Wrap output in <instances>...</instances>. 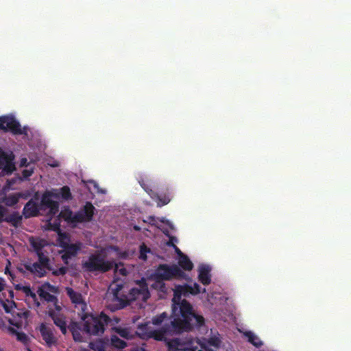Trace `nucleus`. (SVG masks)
<instances>
[{
    "label": "nucleus",
    "mask_w": 351,
    "mask_h": 351,
    "mask_svg": "<svg viewBox=\"0 0 351 351\" xmlns=\"http://www.w3.org/2000/svg\"><path fill=\"white\" fill-rule=\"evenodd\" d=\"M115 263L113 260H107L103 251H96L88 256L87 260L82 263V267L84 271L94 273H106L114 267Z\"/></svg>",
    "instance_id": "nucleus-3"
},
{
    "label": "nucleus",
    "mask_w": 351,
    "mask_h": 351,
    "mask_svg": "<svg viewBox=\"0 0 351 351\" xmlns=\"http://www.w3.org/2000/svg\"><path fill=\"white\" fill-rule=\"evenodd\" d=\"M38 200V194L36 193L34 197L25 204L22 214L25 219L38 217L40 215V211L41 210Z\"/></svg>",
    "instance_id": "nucleus-11"
},
{
    "label": "nucleus",
    "mask_w": 351,
    "mask_h": 351,
    "mask_svg": "<svg viewBox=\"0 0 351 351\" xmlns=\"http://www.w3.org/2000/svg\"><path fill=\"white\" fill-rule=\"evenodd\" d=\"M131 351H146L143 347H136L131 350Z\"/></svg>",
    "instance_id": "nucleus-50"
},
{
    "label": "nucleus",
    "mask_w": 351,
    "mask_h": 351,
    "mask_svg": "<svg viewBox=\"0 0 351 351\" xmlns=\"http://www.w3.org/2000/svg\"><path fill=\"white\" fill-rule=\"evenodd\" d=\"M62 333L63 335H66V332H67V327H66V324H65L64 326H62L61 328H60Z\"/></svg>",
    "instance_id": "nucleus-47"
},
{
    "label": "nucleus",
    "mask_w": 351,
    "mask_h": 351,
    "mask_svg": "<svg viewBox=\"0 0 351 351\" xmlns=\"http://www.w3.org/2000/svg\"><path fill=\"white\" fill-rule=\"evenodd\" d=\"M0 130L10 132L14 135H27L29 128L27 126L22 128L13 115L8 114L0 117Z\"/></svg>",
    "instance_id": "nucleus-7"
},
{
    "label": "nucleus",
    "mask_w": 351,
    "mask_h": 351,
    "mask_svg": "<svg viewBox=\"0 0 351 351\" xmlns=\"http://www.w3.org/2000/svg\"><path fill=\"white\" fill-rule=\"evenodd\" d=\"M123 271H125V269H121V274H123Z\"/></svg>",
    "instance_id": "nucleus-61"
},
{
    "label": "nucleus",
    "mask_w": 351,
    "mask_h": 351,
    "mask_svg": "<svg viewBox=\"0 0 351 351\" xmlns=\"http://www.w3.org/2000/svg\"><path fill=\"white\" fill-rule=\"evenodd\" d=\"M58 193L60 194V197H61L65 200H69L72 198L71 190L68 186H62Z\"/></svg>",
    "instance_id": "nucleus-28"
},
{
    "label": "nucleus",
    "mask_w": 351,
    "mask_h": 351,
    "mask_svg": "<svg viewBox=\"0 0 351 351\" xmlns=\"http://www.w3.org/2000/svg\"><path fill=\"white\" fill-rule=\"evenodd\" d=\"M136 284L138 285V287L132 288L128 293V295L125 296L124 299H121L119 296V291L122 288L121 285H117V287L113 291L114 298L120 302L122 308L127 306L130 301H134L138 298H142L143 301H147L150 297L145 278H142L141 280H136Z\"/></svg>",
    "instance_id": "nucleus-5"
},
{
    "label": "nucleus",
    "mask_w": 351,
    "mask_h": 351,
    "mask_svg": "<svg viewBox=\"0 0 351 351\" xmlns=\"http://www.w3.org/2000/svg\"><path fill=\"white\" fill-rule=\"evenodd\" d=\"M38 258V264L41 265V267L45 269H47L48 270H51V266H50V260L49 258L44 254L43 252L37 254Z\"/></svg>",
    "instance_id": "nucleus-24"
},
{
    "label": "nucleus",
    "mask_w": 351,
    "mask_h": 351,
    "mask_svg": "<svg viewBox=\"0 0 351 351\" xmlns=\"http://www.w3.org/2000/svg\"><path fill=\"white\" fill-rule=\"evenodd\" d=\"M95 208L91 202H87L84 207L77 213L67 208L61 210L59 216L69 224L75 226L78 223L88 222L92 221L95 214Z\"/></svg>",
    "instance_id": "nucleus-6"
},
{
    "label": "nucleus",
    "mask_w": 351,
    "mask_h": 351,
    "mask_svg": "<svg viewBox=\"0 0 351 351\" xmlns=\"http://www.w3.org/2000/svg\"><path fill=\"white\" fill-rule=\"evenodd\" d=\"M244 336L247 338V341L256 348H261L263 346V341L252 331H245Z\"/></svg>",
    "instance_id": "nucleus-21"
},
{
    "label": "nucleus",
    "mask_w": 351,
    "mask_h": 351,
    "mask_svg": "<svg viewBox=\"0 0 351 351\" xmlns=\"http://www.w3.org/2000/svg\"><path fill=\"white\" fill-rule=\"evenodd\" d=\"M160 221L162 223H166L167 224H169V221H165L163 219H160Z\"/></svg>",
    "instance_id": "nucleus-55"
},
{
    "label": "nucleus",
    "mask_w": 351,
    "mask_h": 351,
    "mask_svg": "<svg viewBox=\"0 0 351 351\" xmlns=\"http://www.w3.org/2000/svg\"><path fill=\"white\" fill-rule=\"evenodd\" d=\"M22 198L27 199V195L23 193V197Z\"/></svg>",
    "instance_id": "nucleus-57"
},
{
    "label": "nucleus",
    "mask_w": 351,
    "mask_h": 351,
    "mask_svg": "<svg viewBox=\"0 0 351 351\" xmlns=\"http://www.w3.org/2000/svg\"><path fill=\"white\" fill-rule=\"evenodd\" d=\"M5 213H2V215H0V223L5 221Z\"/></svg>",
    "instance_id": "nucleus-53"
},
{
    "label": "nucleus",
    "mask_w": 351,
    "mask_h": 351,
    "mask_svg": "<svg viewBox=\"0 0 351 351\" xmlns=\"http://www.w3.org/2000/svg\"><path fill=\"white\" fill-rule=\"evenodd\" d=\"M66 293L71 302L75 304V307L78 308L81 311L80 313H84L86 312L87 309V304L83 300L82 294L75 291L72 288H67Z\"/></svg>",
    "instance_id": "nucleus-14"
},
{
    "label": "nucleus",
    "mask_w": 351,
    "mask_h": 351,
    "mask_svg": "<svg viewBox=\"0 0 351 351\" xmlns=\"http://www.w3.org/2000/svg\"><path fill=\"white\" fill-rule=\"evenodd\" d=\"M210 271L208 265H202L199 268L198 279L204 285H208L211 282Z\"/></svg>",
    "instance_id": "nucleus-17"
},
{
    "label": "nucleus",
    "mask_w": 351,
    "mask_h": 351,
    "mask_svg": "<svg viewBox=\"0 0 351 351\" xmlns=\"http://www.w3.org/2000/svg\"><path fill=\"white\" fill-rule=\"evenodd\" d=\"M193 344L191 339L183 340L180 338H175L167 341V346L169 351L176 350H191Z\"/></svg>",
    "instance_id": "nucleus-12"
},
{
    "label": "nucleus",
    "mask_w": 351,
    "mask_h": 351,
    "mask_svg": "<svg viewBox=\"0 0 351 351\" xmlns=\"http://www.w3.org/2000/svg\"><path fill=\"white\" fill-rule=\"evenodd\" d=\"M154 195L156 197H150L153 200L156 201L157 203L158 207H162L165 205L169 204L171 201V198L169 195H159L158 193L154 191Z\"/></svg>",
    "instance_id": "nucleus-23"
},
{
    "label": "nucleus",
    "mask_w": 351,
    "mask_h": 351,
    "mask_svg": "<svg viewBox=\"0 0 351 351\" xmlns=\"http://www.w3.org/2000/svg\"><path fill=\"white\" fill-rule=\"evenodd\" d=\"M34 173V169H23L22 171V176L24 178L27 179L30 177Z\"/></svg>",
    "instance_id": "nucleus-36"
},
{
    "label": "nucleus",
    "mask_w": 351,
    "mask_h": 351,
    "mask_svg": "<svg viewBox=\"0 0 351 351\" xmlns=\"http://www.w3.org/2000/svg\"><path fill=\"white\" fill-rule=\"evenodd\" d=\"M23 266L26 270L29 271L32 274H36L40 278L45 276L46 274L45 269H44L38 263H34L33 264L30 263H25L23 264Z\"/></svg>",
    "instance_id": "nucleus-18"
},
{
    "label": "nucleus",
    "mask_w": 351,
    "mask_h": 351,
    "mask_svg": "<svg viewBox=\"0 0 351 351\" xmlns=\"http://www.w3.org/2000/svg\"><path fill=\"white\" fill-rule=\"evenodd\" d=\"M62 333L63 335H66V332H67V327H66V324H65L64 326H62L61 328H60Z\"/></svg>",
    "instance_id": "nucleus-48"
},
{
    "label": "nucleus",
    "mask_w": 351,
    "mask_h": 351,
    "mask_svg": "<svg viewBox=\"0 0 351 351\" xmlns=\"http://www.w3.org/2000/svg\"><path fill=\"white\" fill-rule=\"evenodd\" d=\"M5 208L2 206H0V215H2V213H5Z\"/></svg>",
    "instance_id": "nucleus-52"
},
{
    "label": "nucleus",
    "mask_w": 351,
    "mask_h": 351,
    "mask_svg": "<svg viewBox=\"0 0 351 351\" xmlns=\"http://www.w3.org/2000/svg\"><path fill=\"white\" fill-rule=\"evenodd\" d=\"M60 194L58 190L46 191L43 193L41 197L40 202L39 203L41 210L49 209L48 214L50 215H55L59 212V202L53 200V199H59Z\"/></svg>",
    "instance_id": "nucleus-8"
},
{
    "label": "nucleus",
    "mask_w": 351,
    "mask_h": 351,
    "mask_svg": "<svg viewBox=\"0 0 351 351\" xmlns=\"http://www.w3.org/2000/svg\"><path fill=\"white\" fill-rule=\"evenodd\" d=\"M16 289L17 290H21L27 297H29L31 298L34 301H36L37 300V296H36V293H34L31 287L29 286H22V287H20L19 285H17L16 286Z\"/></svg>",
    "instance_id": "nucleus-25"
},
{
    "label": "nucleus",
    "mask_w": 351,
    "mask_h": 351,
    "mask_svg": "<svg viewBox=\"0 0 351 351\" xmlns=\"http://www.w3.org/2000/svg\"><path fill=\"white\" fill-rule=\"evenodd\" d=\"M5 274H10L12 276V278H13L12 274L11 271L9 270V267H8V265L5 268Z\"/></svg>",
    "instance_id": "nucleus-51"
},
{
    "label": "nucleus",
    "mask_w": 351,
    "mask_h": 351,
    "mask_svg": "<svg viewBox=\"0 0 351 351\" xmlns=\"http://www.w3.org/2000/svg\"><path fill=\"white\" fill-rule=\"evenodd\" d=\"M16 339L23 343L24 345H27L29 341V338L28 336L23 332H19L16 335Z\"/></svg>",
    "instance_id": "nucleus-34"
},
{
    "label": "nucleus",
    "mask_w": 351,
    "mask_h": 351,
    "mask_svg": "<svg viewBox=\"0 0 351 351\" xmlns=\"http://www.w3.org/2000/svg\"><path fill=\"white\" fill-rule=\"evenodd\" d=\"M153 279L158 283L162 282L161 289L165 288L163 281H169L173 279L187 280L189 276L176 264H160L152 274Z\"/></svg>",
    "instance_id": "nucleus-4"
},
{
    "label": "nucleus",
    "mask_w": 351,
    "mask_h": 351,
    "mask_svg": "<svg viewBox=\"0 0 351 351\" xmlns=\"http://www.w3.org/2000/svg\"><path fill=\"white\" fill-rule=\"evenodd\" d=\"M81 319L84 322L83 330L86 334L94 336L102 335L105 327L110 322V318L104 313L97 316L84 312L78 313Z\"/></svg>",
    "instance_id": "nucleus-2"
},
{
    "label": "nucleus",
    "mask_w": 351,
    "mask_h": 351,
    "mask_svg": "<svg viewBox=\"0 0 351 351\" xmlns=\"http://www.w3.org/2000/svg\"><path fill=\"white\" fill-rule=\"evenodd\" d=\"M0 351H3V350L2 348H0Z\"/></svg>",
    "instance_id": "nucleus-62"
},
{
    "label": "nucleus",
    "mask_w": 351,
    "mask_h": 351,
    "mask_svg": "<svg viewBox=\"0 0 351 351\" xmlns=\"http://www.w3.org/2000/svg\"><path fill=\"white\" fill-rule=\"evenodd\" d=\"M192 286L189 285H177L175 287L172 299V319L158 330L149 328V323L141 324L138 330L145 332L147 336L157 341H167V335L179 334L191 330L194 327H200L204 324L203 316L196 314L192 305L185 299L181 300L182 295H193Z\"/></svg>",
    "instance_id": "nucleus-1"
},
{
    "label": "nucleus",
    "mask_w": 351,
    "mask_h": 351,
    "mask_svg": "<svg viewBox=\"0 0 351 351\" xmlns=\"http://www.w3.org/2000/svg\"><path fill=\"white\" fill-rule=\"evenodd\" d=\"M60 236H61L62 237H66V234H60Z\"/></svg>",
    "instance_id": "nucleus-59"
},
{
    "label": "nucleus",
    "mask_w": 351,
    "mask_h": 351,
    "mask_svg": "<svg viewBox=\"0 0 351 351\" xmlns=\"http://www.w3.org/2000/svg\"><path fill=\"white\" fill-rule=\"evenodd\" d=\"M144 222H147L152 226H156V218L154 216H149L147 219V220H144Z\"/></svg>",
    "instance_id": "nucleus-40"
},
{
    "label": "nucleus",
    "mask_w": 351,
    "mask_h": 351,
    "mask_svg": "<svg viewBox=\"0 0 351 351\" xmlns=\"http://www.w3.org/2000/svg\"><path fill=\"white\" fill-rule=\"evenodd\" d=\"M56 229L59 230V226L58 225H56V227L54 228L53 230H56Z\"/></svg>",
    "instance_id": "nucleus-56"
},
{
    "label": "nucleus",
    "mask_w": 351,
    "mask_h": 351,
    "mask_svg": "<svg viewBox=\"0 0 351 351\" xmlns=\"http://www.w3.org/2000/svg\"><path fill=\"white\" fill-rule=\"evenodd\" d=\"M70 332L72 334L73 339L75 342H82L83 337L82 335V332L83 330V325L77 322H71L68 326Z\"/></svg>",
    "instance_id": "nucleus-15"
},
{
    "label": "nucleus",
    "mask_w": 351,
    "mask_h": 351,
    "mask_svg": "<svg viewBox=\"0 0 351 351\" xmlns=\"http://www.w3.org/2000/svg\"><path fill=\"white\" fill-rule=\"evenodd\" d=\"M49 315L52 318L55 325L57 326L58 327L61 328L62 326L66 324L64 319L61 317L56 315L53 310L49 311Z\"/></svg>",
    "instance_id": "nucleus-27"
},
{
    "label": "nucleus",
    "mask_w": 351,
    "mask_h": 351,
    "mask_svg": "<svg viewBox=\"0 0 351 351\" xmlns=\"http://www.w3.org/2000/svg\"><path fill=\"white\" fill-rule=\"evenodd\" d=\"M192 289L193 295L198 294L201 291L199 285L196 282L192 286Z\"/></svg>",
    "instance_id": "nucleus-38"
},
{
    "label": "nucleus",
    "mask_w": 351,
    "mask_h": 351,
    "mask_svg": "<svg viewBox=\"0 0 351 351\" xmlns=\"http://www.w3.org/2000/svg\"><path fill=\"white\" fill-rule=\"evenodd\" d=\"M177 241H178V239H176V237L171 236V237H169V240L167 241V245L168 246H171V247H173V245H176L174 244V243L177 242Z\"/></svg>",
    "instance_id": "nucleus-39"
},
{
    "label": "nucleus",
    "mask_w": 351,
    "mask_h": 351,
    "mask_svg": "<svg viewBox=\"0 0 351 351\" xmlns=\"http://www.w3.org/2000/svg\"><path fill=\"white\" fill-rule=\"evenodd\" d=\"M110 342L112 346L118 349L124 348L127 346V343L125 341L121 339L119 337L114 335L111 336Z\"/></svg>",
    "instance_id": "nucleus-26"
},
{
    "label": "nucleus",
    "mask_w": 351,
    "mask_h": 351,
    "mask_svg": "<svg viewBox=\"0 0 351 351\" xmlns=\"http://www.w3.org/2000/svg\"><path fill=\"white\" fill-rule=\"evenodd\" d=\"M168 232H168V230H166V232H164V233H165V234H167V235H169V234H168Z\"/></svg>",
    "instance_id": "nucleus-60"
},
{
    "label": "nucleus",
    "mask_w": 351,
    "mask_h": 351,
    "mask_svg": "<svg viewBox=\"0 0 351 351\" xmlns=\"http://www.w3.org/2000/svg\"><path fill=\"white\" fill-rule=\"evenodd\" d=\"M23 215H21L19 212L15 211L12 214L5 217V221L10 223L14 228H17L21 223Z\"/></svg>",
    "instance_id": "nucleus-19"
},
{
    "label": "nucleus",
    "mask_w": 351,
    "mask_h": 351,
    "mask_svg": "<svg viewBox=\"0 0 351 351\" xmlns=\"http://www.w3.org/2000/svg\"><path fill=\"white\" fill-rule=\"evenodd\" d=\"M68 269L66 267H61L52 271L54 276H63L66 274Z\"/></svg>",
    "instance_id": "nucleus-35"
},
{
    "label": "nucleus",
    "mask_w": 351,
    "mask_h": 351,
    "mask_svg": "<svg viewBox=\"0 0 351 351\" xmlns=\"http://www.w3.org/2000/svg\"><path fill=\"white\" fill-rule=\"evenodd\" d=\"M168 315L167 313L164 312L159 315H156L152 319V323L154 325L158 326L160 325L162 323L165 322V320L167 319Z\"/></svg>",
    "instance_id": "nucleus-30"
},
{
    "label": "nucleus",
    "mask_w": 351,
    "mask_h": 351,
    "mask_svg": "<svg viewBox=\"0 0 351 351\" xmlns=\"http://www.w3.org/2000/svg\"><path fill=\"white\" fill-rule=\"evenodd\" d=\"M209 343L211 346L217 347L219 345V340L218 339H210V340L209 341Z\"/></svg>",
    "instance_id": "nucleus-42"
},
{
    "label": "nucleus",
    "mask_w": 351,
    "mask_h": 351,
    "mask_svg": "<svg viewBox=\"0 0 351 351\" xmlns=\"http://www.w3.org/2000/svg\"><path fill=\"white\" fill-rule=\"evenodd\" d=\"M1 304L7 313H11L14 306H16V303L13 300H1Z\"/></svg>",
    "instance_id": "nucleus-31"
},
{
    "label": "nucleus",
    "mask_w": 351,
    "mask_h": 351,
    "mask_svg": "<svg viewBox=\"0 0 351 351\" xmlns=\"http://www.w3.org/2000/svg\"><path fill=\"white\" fill-rule=\"evenodd\" d=\"M15 156L11 151H4L0 147V169L10 174L16 170L14 162Z\"/></svg>",
    "instance_id": "nucleus-10"
},
{
    "label": "nucleus",
    "mask_w": 351,
    "mask_h": 351,
    "mask_svg": "<svg viewBox=\"0 0 351 351\" xmlns=\"http://www.w3.org/2000/svg\"><path fill=\"white\" fill-rule=\"evenodd\" d=\"M134 229L136 230H140V228L138 226H134Z\"/></svg>",
    "instance_id": "nucleus-58"
},
{
    "label": "nucleus",
    "mask_w": 351,
    "mask_h": 351,
    "mask_svg": "<svg viewBox=\"0 0 351 351\" xmlns=\"http://www.w3.org/2000/svg\"><path fill=\"white\" fill-rule=\"evenodd\" d=\"M138 183L150 197H156V195H154V191L151 189V187L146 183V182L143 179L140 180L138 181Z\"/></svg>",
    "instance_id": "nucleus-33"
},
{
    "label": "nucleus",
    "mask_w": 351,
    "mask_h": 351,
    "mask_svg": "<svg viewBox=\"0 0 351 351\" xmlns=\"http://www.w3.org/2000/svg\"><path fill=\"white\" fill-rule=\"evenodd\" d=\"M60 246L62 248L60 251L61 258L66 264H69V261L77 256L79 252L83 247V243L80 241H77L74 243H69L67 241H61Z\"/></svg>",
    "instance_id": "nucleus-9"
},
{
    "label": "nucleus",
    "mask_w": 351,
    "mask_h": 351,
    "mask_svg": "<svg viewBox=\"0 0 351 351\" xmlns=\"http://www.w3.org/2000/svg\"><path fill=\"white\" fill-rule=\"evenodd\" d=\"M10 295L11 298L14 297V292H13V291H10Z\"/></svg>",
    "instance_id": "nucleus-54"
},
{
    "label": "nucleus",
    "mask_w": 351,
    "mask_h": 351,
    "mask_svg": "<svg viewBox=\"0 0 351 351\" xmlns=\"http://www.w3.org/2000/svg\"><path fill=\"white\" fill-rule=\"evenodd\" d=\"M177 265L182 271H191L193 268V263L186 255H183L178 259V265Z\"/></svg>",
    "instance_id": "nucleus-20"
},
{
    "label": "nucleus",
    "mask_w": 351,
    "mask_h": 351,
    "mask_svg": "<svg viewBox=\"0 0 351 351\" xmlns=\"http://www.w3.org/2000/svg\"><path fill=\"white\" fill-rule=\"evenodd\" d=\"M23 197V193H17L12 195H9L4 199L5 204L8 206H14L18 204L19 199Z\"/></svg>",
    "instance_id": "nucleus-22"
},
{
    "label": "nucleus",
    "mask_w": 351,
    "mask_h": 351,
    "mask_svg": "<svg viewBox=\"0 0 351 351\" xmlns=\"http://www.w3.org/2000/svg\"><path fill=\"white\" fill-rule=\"evenodd\" d=\"M27 165H28L27 159L26 158H23L21 160L20 166L21 167H27Z\"/></svg>",
    "instance_id": "nucleus-44"
},
{
    "label": "nucleus",
    "mask_w": 351,
    "mask_h": 351,
    "mask_svg": "<svg viewBox=\"0 0 351 351\" xmlns=\"http://www.w3.org/2000/svg\"><path fill=\"white\" fill-rule=\"evenodd\" d=\"M5 287V283L4 279L2 278H0V291H2L3 290H4Z\"/></svg>",
    "instance_id": "nucleus-45"
},
{
    "label": "nucleus",
    "mask_w": 351,
    "mask_h": 351,
    "mask_svg": "<svg viewBox=\"0 0 351 351\" xmlns=\"http://www.w3.org/2000/svg\"><path fill=\"white\" fill-rule=\"evenodd\" d=\"M47 287L50 290L53 287L49 283H47L38 289V294L41 300H43L47 302H50L55 306L57 310H60V307L58 305V298L56 296L49 293L47 291L45 290V287Z\"/></svg>",
    "instance_id": "nucleus-13"
},
{
    "label": "nucleus",
    "mask_w": 351,
    "mask_h": 351,
    "mask_svg": "<svg viewBox=\"0 0 351 351\" xmlns=\"http://www.w3.org/2000/svg\"><path fill=\"white\" fill-rule=\"evenodd\" d=\"M116 331L122 337L126 338L128 335V332L126 329L116 328Z\"/></svg>",
    "instance_id": "nucleus-37"
},
{
    "label": "nucleus",
    "mask_w": 351,
    "mask_h": 351,
    "mask_svg": "<svg viewBox=\"0 0 351 351\" xmlns=\"http://www.w3.org/2000/svg\"><path fill=\"white\" fill-rule=\"evenodd\" d=\"M40 332L43 339L45 341L48 346H51L55 344L57 341L54 337L53 332L49 328H47L44 324H42L40 326Z\"/></svg>",
    "instance_id": "nucleus-16"
},
{
    "label": "nucleus",
    "mask_w": 351,
    "mask_h": 351,
    "mask_svg": "<svg viewBox=\"0 0 351 351\" xmlns=\"http://www.w3.org/2000/svg\"><path fill=\"white\" fill-rule=\"evenodd\" d=\"M21 317H24L25 319H27L29 316V311H25L23 313H21L20 315H19Z\"/></svg>",
    "instance_id": "nucleus-46"
},
{
    "label": "nucleus",
    "mask_w": 351,
    "mask_h": 351,
    "mask_svg": "<svg viewBox=\"0 0 351 351\" xmlns=\"http://www.w3.org/2000/svg\"><path fill=\"white\" fill-rule=\"evenodd\" d=\"M88 182L93 186L94 189H96L97 192H100L101 193H104V191L99 190V185L95 181L90 180Z\"/></svg>",
    "instance_id": "nucleus-41"
},
{
    "label": "nucleus",
    "mask_w": 351,
    "mask_h": 351,
    "mask_svg": "<svg viewBox=\"0 0 351 351\" xmlns=\"http://www.w3.org/2000/svg\"><path fill=\"white\" fill-rule=\"evenodd\" d=\"M8 330H9V331H10L12 334H13V335H17V333H19V331H17L16 329H14V328H12V327H10V328H8Z\"/></svg>",
    "instance_id": "nucleus-49"
},
{
    "label": "nucleus",
    "mask_w": 351,
    "mask_h": 351,
    "mask_svg": "<svg viewBox=\"0 0 351 351\" xmlns=\"http://www.w3.org/2000/svg\"><path fill=\"white\" fill-rule=\"evenodd\" d=\"M30 244H31V246L34 248L36 254L42 252H43L42 250L45 246V244L43 243V241H42V240H38V241H36L34 239L30 240Z\"/></svg>",
    "instance_id": "nucleus-29"
},
{
    "label": "nucleus",
    "mask_w": 351,
    "mask_h": 351,
    "mask_svg": "<svg viewBox=\"0 0 351 351\" xmlns=\"http://www.w3.org/2000/svg\"><path fill=\"white\" fill-rule=\"evenodd\" d=\"M139 251V258L143 261H146L147 258V254L151 252L150 248H149L145 243H143L140 245Z\"/></svg>",
    "instance_id": "nucleus-32"
},
{
    "label": "nucleus",
    "mask_w": 351,
    "mask_h": 351,
    "mask_svg": "<svg viewBox=\"0 0 351 351\" xmlns=\"http://www.w3.org/2000/svg\"><path fill=\"white\" fill-rule=\"evenodd\" d=\"M173 248L175 250V252L178 254L179 258L181 256H182L183 255H185L184 253L182 252V251L176 245H173Z\"/></svg>",
    "instance_id": "nucleus-43"
}]
</instances>
